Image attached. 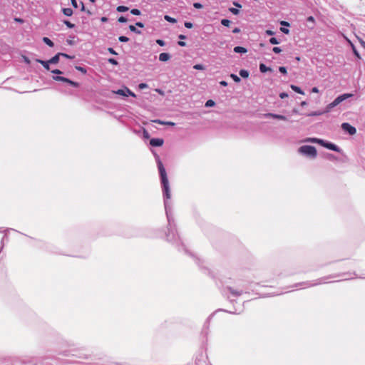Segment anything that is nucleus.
I'll return each mask as SVG.
<instances>
[{"label":"nucleus","mask_w":365,"mask_h":365,"mask_svg":"<svg viewBox=\"0 0 365 365\" xmlns=\"http://www.w3.org/2000/svg\"><path fill=\"white\" fill-rule=\"evenodd\" d=\"M135 26L139 27V28H143L144 27V24L140 22V21H138L135 23Z\"/></svg>","instance_id":"603ef678"},{"label":"nucleus","mask_w":365,"mask_h":365,"mask_svg":"<svg viewBox=\"0 0 365 365\" xmlns=\"http://www.w3.org/2000/svg\"><path fill=\"white\" fill-rule=\"evenodd\" d=\"M239 74L241 77L246 78L249 76V71L245 69H241Z\"/></svg>","instance_id":"b1692460"},{"label":"nucleus","mask_w":365,"mask_h":365,"mask_svg":"<svg viewBox=\"0 0 365 365\" xmlns=\"http://www.w3.org/2000/svg\"><path fill=\"white\" fill-rule=\"evenodd\" d=\"M279 96L281 98H284L286 97H288V94L287 93H281L279 94Z\"/></svg>","instance_id":"13d9d810"},{"label":"nucleus","mask_w":365,"mask_h":365,"mask_svg":"<svg viewBox=\"0 0 365 365\" xmlns=\"http://www.w3.org/2000/svg\"><path fill=\"white\" fill-rule=\"evenodd\" d=\"M81 11H85V6H84V4L81 1Z\"/></svg>","instance_id":"338daca9"},{"label":"nucleus","mask_w":365,"mask_h":365,"mask_svg":"<svg viewBox=\"0 0 365 365\" xmlns=\"http://www.w3.org/2000/svg\"><path fill=\"white\" fill-rule=\"evenodd\" d=\"M129 10V8L125 6H118L116 8L118 12H125Z\"/></svg>","instance_id":"393cba45"},{"label":"nucleus","mask_w":365,"mask_h":365,"mask_svg":"<svg viewBox=\"0 0 365 365\" xmlns=\"http://www.w3.org/2000/svg\"><path fill=\"white\" fill-rule=\"evenodd\" d=\"M222 294L230 302H233L234 300L231 299V296L238 297L243 294V291L242 289H235L230 286H227L222 289Z\"/></svg>","instance_id":"7ed1b4c3"},{"label":"nucleus","mask_w":365,"mask_h":365,"mask_svg":"<svg viewBox=\"0 0 365 365\" xmlns=\"http://www.w3.org/2000/svg\"><path fill=\"white\" fill-rule=\"evenodd\" d=\"M164 143V140L159 138H153L150 140V145L153 147H160Z\"/></svg>","instance_id":"f8f14e48"},{"label":"nucleus","mask_w":365,"mask_h":365,"mask_svg":"<svg viewBox=\"0 0 365 365\" xmlns=\"http://www.w3.org/2000/svg\"><path fill=\"white\" fill-rule=\"evenodd\" d=\"M215 105V102L213 100H208L206 101L205 106L206 108L212 107Z\"/></svg>","instance_id":"bb28decb"},{"label":"nucleus","mask_w":365,"mask_h":365,"mask_svg":"<svg viewBox=\"0 0 365 365\" xmlns=\"http://www.w3.org/2000/svg\"><path fill=\"white\" fill-rule=\"evenodd\" d=\"M153 153L154 155L158 168L160 173V181L162 184V189H163V199H164V206H165V210L166 217L168 219V233L166 234V237L168 241L172 240H175L178 235L177 230H176V225L175 223L174 218L172 216V206L171 202H169V200L170 199L171 195H170V185H169V181L168 179L167 173L165 168H164V165L161 161V159L160 156L153 151Z\"/></svg>","instance_id":"f257e3e1"},{"label":"nucleus","mask_w":365,"mask_h":365,"mask_svg":"<svg viewBox=\"0 0 365 365\" xmlns=\"http://www.w3.org/2000/svg\"><path fill=\"white\" fill-rule=\"evenodd\" d=\"M148 87V85L145 83H141L138 85V88L140 89H145V88H147Z\"/></svg>","instance_id":"37998d69"},{"label":"nucleus","mask_w":365,"mask_h":365,"mask_svg":"<svg viewBox=\"0 0 365 365\" xmlns=\"http://www.w3.org/2000/svg\"><path fill=\"white\" fill-rule=\"evenodd\" d=\"M212 315H213V314L208 317V318L207 319V320L205 322V324L203 326L202 333L204 334L205 336H207L208 334L210 322L211 318L212 317Z\"/></svg>","instance_id":"4468645a"},{"label":"nucleus","mask_w":365,"mask_h":365,"mask_svg":"<svg viewBox=\"0 0 365 365\" xmlns=\"http://www.w3.org/2000/svg\"><path fill=\"white\" fill-rule=\"evenodd\" d=\"M156 43L160 46H164L165 45V42L162 39H157Z\"/></svg>","instance_id":"a18cd8bd"},{"label":"nucleus","mask_w":365,"mask_h":365,"mask_svg":"<svg viewBox=\"0 0 365 365\" xmlns=\"http://www.w3.org/2000/svg\"><path fill=\"white\" fill-rule=\"evenodd\" d=\"M75 68L77 71L81 72L83 74H86L87 73V70H86V68L85 67H82V66H76Z\"/></svg>","instance_id":"c85d7f7f"},{"label":"nucleus","mask_w":365,"mask_h":365,"mask_svg":"<svg viewBox=\"0 0 365 365\" xmlns=\"http://www.w3.org/2000/svg\"><path fill=\"white\" fill-rule=\"evenodd\" d=\"M71 2L74 8H78V3L76 0H71Z\"/></svg>","instance_id":"3c124183"},{"label":"nucleus","mask_w":365,"mask_h":365,"mask_svg":"<svg viewBox=\"0 0 365 365\" xmlns=\"http://www.w3.org/2000/svg\"><path fill=\"white\" fill-rule=\"evenodd\" d=\"M181 248H182V250H183L185 252V253H187V254L190 255L191 256H192V255L188 252V250L185 247V246L183 245H181Z\"/></svg>","instance_id":"052dcab7"},{"label":"nucleus","mask_w":365,"mask_h":365,"mask_svg":"<svg viewBox=\"0 0 365 365\" xmlns=\"http://www.w3.org/2000/svg\"><path fill=\"white\" fill-rule=\"evenodd\" d=\"M114 93L123 96L136 97V95L127 86H123V88L118 89Z\"/></svg>","instance_id":"1a4fd4ad"},{"label":"nucleus","mask_w":365,"mask_h":365,"mask_svg":"<svg viewBox=\"0 0 365 365\" xmlns=\"http://www.w3.org/2000/svg\"><path fill=\"white\" fill-rule=\"evenodd\" d=\"M108 62L114 66H117L118 64V62L117 61V60L115 58H108Z\"/></svg>","instance_id":"e433bc0d"},{"label":"nucleus","mask_w":365,"mask_h":365,"mask_svg":"<svg viewBox=\"0 0 365 365\" xmlns=\"http://www.w3.org/2000/svg\"><path fill=\"white\" fill-rule=\"evenodd\" d=\"M130 14L135 16H139L141 14V11L138 9H133L130 10Z\"/></svg>","instance_id":"2f4dec72"},{"label":"nucleus","mask_w":365,"mask_h":365,"mask_svg":"<svg viewBox=\"0 0 365 365\" xmlns=\"http://www.w3.org/2000/svg\"><path fill=\"white\" fill-rule=\"evenodd\" d=\"M170 58V55L168 53H161L159 55V60L163 62H165Z\"/></svg>","instance_id":"f3484780"},{"label":"nucleus","mask_w":365,"mask_h":365,"mask_svg":"<svg viewBox=\"0 0 365 365\" xmlns=\"http://www.w3.org/2000/svg\"><path fill=\"white\" fill-rule=\"evenodd\" d=\"M233 51L237 53H246L247 52V49L245 47L237 46L234 47Z\"/></svg>","instance_id":"dca6fc26"},{"label":"nucleus","mask_w":365,"mask_h":365,"mask_svg":"<svg viewBox=\"0 0 365 365\" xmlns=\"http://www.w3.org/2000/svg\"><path fill=\"white\" fill-rule=\"evenodd\" d=\"M307 21H309V22H312V23L314 24L315 23V19H314V16H309L307 18Z\"/></svg>","instance_id":"8fccbe9b"},{"label":"nucleus","mask_w":365,"mask_h":365,"mask_svg":"<svg viewBox=\"0 0 365 365\" xmlns=\"http://www.w3.org/2000/svg\"><path fill=\"white\" fill-rule=\"evenodd\" d=\"M78 350L77 349L72 348V349H69L68 350L62 351L59 352V354H62L66 356L72 355V356H75L78 357V359H86V360L91 359V355L85 354H82V353L76 354V352H78Z\"/></svg>","instance_id":"0eeeda50"},{"label":"nucleus","mask_w":365,"mask_h":365,"mask_svg":"<svg viewBox=\"0 0 365 365\" xmlns=\"http://www.w3.org/2000/svg\"><path fill=\"white\" fill-rule=\"evenodd\" d=\"M341 127L345 131L349 133L350 135H354L356 132V128L349 124V123H343Z\"/></svg>","instance_id":"9b49d317"},{"label":"nucleus","mask_w":365,"mask_h":365,"mask_svg":"<svg viewBox=\"0 0 365 365\" xmlns=\"http://www.w3.org/2000/svg\"><path fill=\"white\" fill-rule=\"evenodd\" d=\"M185 26L187 28V29H191L192 28L193 26V24L192 23L190 22V21H185V24H184Z\"/></svg>","instance_id":"c03bdc74"},{"label":"nucleus","mask_w":365,"mask_h":365,"mask_svg":"<svg viewBox=\"0 0 365 365\" xmlns=\"http://www.w3.org/2000/svg\"><path fill=\"white\" fill-rule=\"evenodd\" d=\"M118 40L120 42H128L129 41V38H128L125 36H120L118 37Z\"/></svg>","instance_id":"4c0bfd02"},{"label":"nucleus","mask_w":365,"mask_h":365,"mask_svg":"<svg viewBox=\"0 0 365 365\" xmlns=\"http://www.w3.org/2000/svg\"><path fill=\"white\" fill-rule=\"evenodd\" d=\"M266 34H268V35L272 36V35H274V31H272V30H267L266 31Z\"/></svg>","instance_id":"0e129e2a"},{"label":"nucleus","mask_w":365,"mask_h":365,"mask_svg":"<svg viewBox=\"0 0 365 365\" xmlns=\"http://www.w3.org/2000/svg\"><path fill=\"white\" fill-rule=\"evenodd\" d=\"M322 113H323L322 112L315 111V112H313V113H311L308 114L307 115L308 116H317V115H320Z\"/></svg>","instance_id":"a19ab883"},{"label":"nucleus","mask_w":365,"mask_h":365,"mask_svg":"<svg viewBox=\"0 0 365 365\" xmlns=\"http://www.w3.org/2000/svg\"><path fill=\"white\" fill-rule=\"evenodd\" d=\"M351 46H352V49H353V52H354V55L358 58H360V55H359V52L357 51V50L356 49V48L354 47V46L352 43H351Z\"/></svg>","instance_id":"ea45409f"},{"label":"nucleus","mask_w":365,"mask_h":365,"mask_svg":"<svg viewBox=\"0 0 365 365\" xmlns=\"http://www.w3.org/2000/svg\"><path fill=\"white\" fill-rule=\"evenodd\" d=\"M279 71L281 73H282L283 74H286V73H287V68H286V67H284V66H280V67L279 68Z\"/></svg>","instance_id":"de8ad7c7"},{"label":"nucleus","mask_w":365,"mask_h":365,"mask_svg":"<svg viewBox=\"0 0 365 365\" xmlns=\"http://www.w3.org/2000/svg\"><path fill=\"white\" fill-rule=\"evenodd\" d=\"M329 277L318 279L315 280L314 282H304L303 284H304V286L302 288L304 289L307 287L327 283L328 282L327 281V279Z\"/></svg>","instance_id":"9d476101"},{"label":"nucleus","mask_w":365,"mask_h":365,"mask_svg":"<svg viewBox=\"0 0 365 365\" xmlns=\"http://www.w3.org/2000/svg\"><path fill=\"white\" fill-rule=\"evenodd\" d=\"M353 96L352 93H344L342 95L339 96L337 98L334 99V101L329 103L325 108V112L328 113L329 112L332 108L338 106L339 103L343 102L344 101L351 98Z\"/></svg>","instance_id":"39448f33"},{"label":"nucleus","mask_w":365,"mask_h":365,"mask_svg":"<svg viewBox=\"0 0 365 365\" xmlns=\"http://www.w3.org/2000/svg\"><path fill=\"white\" fill-rule=\"evenodd\" d=\"M186 38H187V37H186V36H185V35H183V34H180V35L178 36V38H180V39H181V40H184V39H185Z\"/></svg>","instance_id":"69168bd1"},{"label":"nucleus","mask_w":365,"mask_h":365,"mask_svg":"<svg viewBox=\"0 0 365 365\" xmlns=\"http://www.w3.org/2000/svg\"><path fill=\"white\" fill-rule=\"evenodd\" d=\"M118 21L120 23H125L127 22L128 19L125 16H121L118 18Z\"/></svg>","instance_id":"79ce46f5"},{"label":"nucleus","mask_w":365,"mask_h":365,"mask_svg":"<svg viewBox=\"0 0 365 365\" xmlns=\"http://www.w3.org/2000/svg\"><path fill=\"white\" fill-rule=\"evenodd\" d=\"M129 30L131 31V32H133L135 34H141V31L140 30H138L135 26H133V25H130L129 26Z\"/></svg>","instance_id":"a878e982"},{"label":"nucleus","mask_w":365,"mask_h":365,"mask_svg":"<svg viewBox=\"0 0 365 365\" xmlns=\"http://www.w3.org/2000/svg\"><path fill=\"white\" fill-rule=\"evenodd\" d=\"M290 87H291V88H292L294 91L297 92V93H299V94H302V95H304V91H303L301 89V88H299V86H295V85H291V86H290Z\"/></svg>","instance_id":"4be33fe9"},{"label":"nucleus","mask_w":365,"mask_h":365,"mask_svg":"<svg viewBox=\"0 0 365 365\" xmlns=\"http://www.w3.org/2000/svg\"><path fill=\"white\" fill-rule=\"evenodd\" d=\"M143 136L145 138H148L150 137L148 132L145 129L143 130Z\"/></svg>","instance_id":"864d4df0"},{"label":"nucleus","mask_w":365,"mask_h":365,"mask_svg":"<svg viewBox=\"0 0 365 365\" xmlns=\"http://www.w3.org/2000/svg\"><path fill=\"white\" fill-rule=\"evenodd\" d=\"M230 77L235 83H240L241 81V78L236 74L232 73L230 74Z\"/></svg>","instance_id":"c756f323"},{"label":"nucleus","mask_w":365,"mask_h":365,"mask_svg":"<svg viewBox=\"0 0 365 365\" xmlns=\"http://www.w3.org/2000/svg\"><path fill=\"white\" fill-rule=\"evenodd\" d=\"M52 79L55 81H61L63 83L65 86H68L73 88H78L80 86L79 83L73 81L68 78L63 77L61 76H53Z\"/></svg>","instance_id":"6e6552de"},{"label":"nucleus","mask_w":365,"mask_h":365,"mask_svg":"<svg viewBox=\"0 0 365 365\" xmlns=\"http://www.w3.org/2000/svg\"><path fill=\"white\" fill-rule=\"evenodd\" d=\"M108 51L110 54L118 55L117 52L113 48H108Z\"/></svg>","instance_id":"09e8293b"},{"label":"nucleus","mask_w":365,"mask_h":365,"mask_svg":"<svg viewBox=\"0 0 365 365\" xmlns=\"http://www.w3.org/2000/svg\"><path fill=\"white\" fill-rule=\"evenodd\" d=\"M178 44L181 46V47H184L186 46V43L183 41H180L178 42Z\"/></svg>","instance_id":"5fc2aeb1"},{"label":"nucleus","mask_w":365,"mask_h":365,"mask_svg":"<svg viewBox=\"0 0 365 365\" xmlns=\"http://www.w3.org/2000/svg\"><path fill=\"white\" fill-rule=\"evenodd\" d=\"M240 32V29L238 28V27H236L233 30H232V33L233 34H238Z\"/></svg>","instance_id":"4d7b16f0"},{"label":"nucleus","mask_w":365,"mask_h":365,"mask_svg":"<svg viewBox=\"0 0 365 365\" xmlns=\"http://www.w3.org/2000/svg\"><path fill=\"white\" fill-rule=\"evenodd\" d=\"M63 24L69 29H73L75 27V24L68 20H64Z\"/></svg>","instance_id":"7c9ffc66"},{"label":"nucleus","mask_w":365,"mask_h":365,"mask_svg":"<svg viewBox=\"0 0 365 365\" xmlns=\"http://www.w3.org/2000/svg\"><path fill=\"white\" fill-rule=\"evenodd\" d=\"M154 123L160 124V125H175V123L170 122V121H163L161 120L157 119L153 120Z\"/></svg>","instance_id":"aec40b11"},{"label":"nucleus","mask_w":365,"mask_h":365,"mask_svg":"<svg viewBox=\"0 0 365 365\" xmlns=\"http://www.w3.org/2000/svg\"><path fill=\"white\" fill-rule=\"evenodd\" d=\"M165 19L167 21H168V22H170V23H173V24H174V23H176V22H177V20H176L175 18H173V17H171V16H168V15H165Z\"/></svg>","instance_id":"cd10ccee"},{"label":"nucleus","mask_w":365,"mask_h":365,"mask_svg":"<svg viewBox=\"0 0 365 365\" xmlns=\"http://www.w3.org/2000/svg\"><path fill=\"white\" fill-rule=\"evenodd\" d=\"M280 24L282 26L280 28V31L285 34H288L289 33V30L288 29L290 26L289 23L285 21H281Z\"/></svg>","instance_id":"ddd939ff"},{"label":"nucleus","mask_w":365,"mask_h":365,"mask_svg":"<svg viewBox=\"0 0 365 365\" xmlns=\"http://www.w3.org/2000/svg\"><path fill=\"white\" fill-rule=\"evenodd\" d=\"M14 21L18 23H24V20L21 18H14Z\"/></svg>","instance_id":"bf43d9fd"},{"label":"nucleus","mask_w":365,"mask_h":365,"mask_svg":"<svg viewBox=\"0 0 365 365\" xmlns=\"http://www.w3.org/2000/svg\"><path fill=\"white\" fill-rule=\"evenodd\" d=\"M353 96L352 93H344L342 95L339 96L337 98L334 99V101L329 103L325 108V112L328 113L329 112L332 108L338 106L339 103L343 102L344 101L351 98Z\"/></svg>","instance_id":"423d86ee"},{"label":"nucleus","mask_w":365,"mask_h":365,"mask_svg":"<svg viewBox=\"0 0 365 365\" xmlns=\"http://www.w3.org/2000/svg\"><path fill=\"white\" fill-rule=\"evenodd\" d=\"M312 93H318L319 92V90L317 87H313L312 88Z\"/></svg>","instance_id":"6e6d98bb"},{"label":"nucleus","mask_w":365,"mask_h":365,"mask_svg":"<svg viewBox=\"0 0 365 365\" xmlns=\"http://www.w3.org/2000/svg\"><path fill=\"white\" fill-rule=\"evenodd\" d=\"M51 72L53 74H55V76H60L61 74H63V72L59 69H53V70H51Z\"/></svg>","instance_id":"f704fd0d"},{"label":"nucleus","mask_w":365,"mask_h":365,"mask_svg":"<svg viewBox=\"0 0 365 365\" xmlns=\"http://www.w3.org/2000/svg\"><path fill=\"white\" fill-rule=\"evenodd\" d=\"M220 84L222 86H227V82L225 81H221L220 82Z\"/></svg>","instance_id":"680f3d73"},{"label":"nucleus","mask_w":365,"mask_h":365,"mask_svg":"<svg viewBox=\"0 0 365 365\" xmlns=\"http://www.w3.org/2000/svg\"><path fill=\"white\" fill-rule=\"evenodd\" d=\"M193 68L195 69V70H204L205 69V67L202 64H195L194 66H193Z\"/></svg>","instance_id":"58836bf2"},{"label":"nucleus","mask_w":365,"mask_h":365,"mask_svg":"<svg viewBox=\"0 0 365 365\" xmlns=\"http://www.w3.org/2000/svg\"><path fill=\"white\" fill-rule=\"evenodd\" d=\"M298 152L312 159H314L317 156L316 148L312 145H302L298 149Z\"/></svg>","instance_id":"20e7f679"},{"label":"nucleus","mask_w":365,"mask_h":365,"mask_svg":"<svg viewBox=\"0 0 365 365\" xmlns=\"http://www.w3.org/2000/svg\"><path fill=\"white\" fill-rule=\"evenodd\" d=\"M233 5H235L237 8H241L242 7V5L240 3L237 2V1H234L233 2Z\"/></svg>","instance_id":"e2e57ef3"},{"label":"nucleus","mask_w":365,"mask_h":365,"mask_svg":"<svg viewBox=\"0 0 365 365\" xmlns=\"http://www.w3.org/2000/svg\"><path fill=\"white\" fill-rule=\"evenodd\" d=\"M36 62L41 64L46 71H51V68H50V65H49L51 63H50V62H48V60L44 61V60H41V59H36Z\"/></svg>","instance_id":"2eb2a0df"},{"label":"nucleus","mask_w":365,"mask_h":365,"mask_svg":"<svg viewBox=\"0 0 365 365\" xmlns=\"http://www.w3.org/2000/svg\"><path fill=\"white\" fill-rule=\"evenodd\" d=\"M229 11L234 15H238L240 14V10L237 8H230Z\"/></svg>","instance_id":"c9c22d12"},{"label":"nucleus","mask_w":365,"mask_h":365,"mask_svg":"<svg viewBox=\"0 0 365 365\" xmlns=\"http://www.w3.org/2000/svg\"><path fill=\"white\" fill-rule=\"evenodd\" d=\"M60 54L59 53H56L55 56H53L51 58L48 60V62H50L51 64H56L59 61Z\"/></svg>","instance_id":"6ab92c4d"},{"label":"nucleus","mask_w":365,"mask_h":365,"mask_svg":"<svg viewBox=\"0 0 365 365\" xmlns=\"http://www.w3.org/2000/svg\"><path fill=\"white\" fill-rule=\"evenodd\" d=\"M62 12L66 16H71L73 14V10L71 8H63Z\"/></svg>","instance_id":"412c9836"},{"label":"nucleus","mask_w":365,"mask_h":365,"mask_svg":"<svg viewBox=\"0 0 365 365\" xmlns=\"http://www.w3.org/2000/svg\"><path fill=\"white\" fill-rule=\"evenodd\" d=\"M259 71L261 73H266L267 71H272L271 67H268L264 63H262L259 64Z\"/></svg>","instance_id":"a211bd4d"},{"label":"nucleus","mask_w":365,"mask_h":365,"mask_svg":"<svg viewBox=\"0 0 365 365\" xmlns=\"http://www.w3.org/2000/svg\"><path fill=\"white\" fill-rule=\"evenodd\" d=\"M59 54H60V56H63L66 58H68V59H73L75 58L74 56H71V55H68L67 53H61V52H59Z\"/></svg>","instance_id":"72a5a7b5"},{"label":"nucleus","mask_w":365,"mask_h":365,"mask_svg":"<svg viewBox=\"0 0 365 365\" xmlns=\"http://www.w3.org/2000/svg\"><path fill=\"white\" fill-rule=\"evenodd\" d=\"M43 42L48 45L49 47H53L54 46L53 42L48 37H43Z\"/></svg>","instance_id":"5701e85b"},{"label":"nucleus","mask_w":365,"mask_h":365,"mask_svg":"<svg viewBox=\"0 0 365 365\" xmlns=\"http://www.w3.org/2000/svg\"><path fill=\"white\" fill-rule=\"evenodd\" d=\"M302 142H304V143H317L318 144H320L321 145L324 146V148H327L331 150H333V151H336V152H339V147L332 143H328V142H325L324 140L322 139H319V138H307L304 140H302Z\"/></svg>","instance_id":"f03ea898"},{"label":"nucleus","mask_w":365,"mask_h":365,"mask_svg":"<svg viewBox=\"0 0 365 365\" xmlns=\"http://www.w3.org/2000/svg\"><path fill=\"white\" fill-rule=\"evenodd\" d=\"M231 21L229 19H223L221 20V24L228 27L230 24Z\"/></svg>","instance_id":"473e14b6"},{"label":"nucleus","mask_w":365,"mask_h":365,"mask_svg":"<svg viewBox=\"0 0 365 365\" xmlns=\"http://www.w3.org/2000/svg\"><path fill=\"white\" fill-rule=\"evenodd\" d=\"M281 52V49L279 47L275 46V53H279Z\"/></svg>","instance_id":"774afa93"},{"label":"nucleus","mask_w":365,"mask_h":365,"mask_svg":"<svg viewBox=\"0 0 365 365\" xmlns=\"http://www.w3.org/2000/svg\"><path fill=\"white\" fill-rule=\"evenodd\" d=\"M193 6L195 9H201V8H202V4L199 2H195L193 4Z\"/></svg>","instance_id":"49530a36"}]
</instances>
